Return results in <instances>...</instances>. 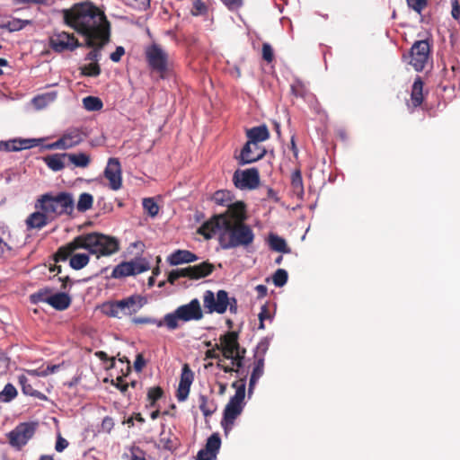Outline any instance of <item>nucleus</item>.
Masks as SVG:
<instances>
[{
    "mask_svg": "<svg viewBox=\"0 0 460 460\" xmlns=\"http://www.w3.org/2000/svg\"><path fill=\"white\" fill-rule=\"evenodd\" d=\"M63 22L85 39V46L93 49L86 59L97 62L102 49L110 42L111 25L102 10L90 1L74 4L61 10Z\"/></svg>",
    "mask_w": 460,
    "mask_h": 460,
    "instance_id": "f257e3e1",
    "label": "nucleus"
},
{
    "mask_svg": "<svg viewBox=\"0 0 460 460\" xmlns=\"http://www.w3.org/2000/svg\"><path fill=\"white\" fill-rule=\"evenodd\" d=\"M246 219L245 203L236 201L226 212L215 215L202 224L198 233L205 239H211L218 234V243L224 250L247 248L253 243L255 236L252 227L245 224Z\"/></svg>",
    "mask_w": 460,
    "mask_h": 460,
    "instance_id": "f03ea898",
    "label": "nucleus"
},
{
    "mask_svg": "<svg viewBox=\"0 0 460 460\" xmlns=\"http://www.w3.org/2000/svg\"><path fill=\"white\" fill-rule=\"evenodd\" d=\"M84 249L97 258L110 256L119 250L117 238L97 232L83 234L75 237L71 242L60 246L53 255L55 262L66 261L76 250Z\"/></svg>",
    "mask_w": 460,
    "mask_h": 460,
    "instance_id": "7ed1b4c3",
    "label": "nucleus"
},
{
    "mask_svg": "<svg viewBox=\"0 0 460 460\" xmlns=\"http://www.w3.org/2000/svg\"><path fill=\"white\" fill-rule=\"evenodd\" d=\"M74 206L75 203L72 194L65 191L59 192L57 195L45 193L41 195L35 203V208L47 212V214L50 216V219H54L64 214H72Z\"/></svg>",
    "mask_w": 460,
    "mask_h": 460,
    "instance_id": "20e7f679",
    "label": "nucleus"
},
{
    "mask_svg": "<svg viewBox=\"0 0 460 460\" xmlns=\"http://www.w3.org/2000/svg\"><path fill=\"white\" fill-rule=\"evenodd\" d=\"M203 317L199 299L194 298L186 305H180L172 313L165 314L166 327L170 331L179 328V321H199Z\"/></svg>",
    "mask_w": 460,
    "mask_h": 460,
    "instance_id": "39448f33",
    "label": "nucleus"
},
{
    "mask_svg": "<svg viewBox=\"0 0 460 460\" xmlns=\"http://www.w3.org/2000/svg\"><path fill=\"white\" fill-rule=\"evenodd\" d=\"M204 307L208 309V313L214 312L217 314H224L227 306H230V311L235 313L237 310V301L234 297L229 299L228 293L226 290H219L215 296L214 292L207 290L203 296Z\"/></svg>",
    "mask_w": 460,
    "mask_h": 460,
    "instance_id": "423d86ee",
    "label": "nucleus"
},
{
    "mask_svg": "<svg viewBox=\"0 0 460 460\" xmlns=\"http://www.w3.org/2000/svg\"><path fill=\"white\" fill-rule=\"evenodd\" d=\"M38 428L34 421L19 423L7 434L9 444L20 450L32 438Z\"/></svg>",
    "mask_w": 460,
    "mask_h": 460,
    "instance_id": "0eeeda50",
    "label": "nucleus"
},
{
    "mask_svg": "<svg viewBox=\"0 0 460 460\" xmlns=\"http://www.w3.org/2000/svg\"><path fill=\"white\" fill-rule=\"evenodd\" d=\"M145 55L151 69L160 73L162 75L167 71L168 54L160 45L153 43L146 47Z\"/></svg>",
    "mask_w": 460,
    "mask_h": 460,
    "instance_id": "6e6552de",
    "label": "nucleus"
},
{
    "mask_svg": "<svg viewBox=\"0 0 460 460\" xmlns=\"http://www.w3.org/2000/svg\"><path fill=\"white\" fill-rule=\"evenodd\" d=\"M233 182L239 190H253L260 184V172L255 167L236 170L233 175Z\"/></svg>",
    "mask_w": 460,
    "mask_h": 460,
    "instance_id": "1a4fd4ad",
    "label": "nucleus"
},
{
    "mask_svg": "<svg viewBox=\"0 0 460 460\" xmlns=\"http://www.w3.org/2000/svg\"><path fill=\"white\" fill-rule=\"evenodd\" d=\"M149 270V263L145 259L123 261L118 264L111 272V278L120 279L137 275Z\"/></svg>",
    "mask_w": 460,
    "mask_h": 460,
    "instance_id": "9d476101",
    "label": "nucleus"
},
{
    "mask_svg": "<svg viewBox=\"0 0 460 460\" xmlns=\"http://www.w3.org/2000/svg\"><path fill=\"white\" fill-rule=\"evenodd\" d=\"M429 54V42L427 40H418L411 49L409 64L412 66L416 71H422L428 61Z\"/></svg>",
    "mask_w": 460,
    "mask_h": 460,
    "instance_id": "9b49d317",
    "label": "nucleus"
},
{
    "mask_svg": "<svg viewBox=\"0 0 460 460\" xmlns=\"http://www.w3.org/2000/svg\"><path fill=\"white\" fill-rule=\"evenodd\" d=\"M49 45L56 52H63L65 50L73 51L75 49L82 47V43L75 37L73 33L61 31L55 33L49 39Z\"/></svg>",
    "mask_w": 460,
    "mask_h": 460,
    "instance_id": "f8f14e48",
    "label": "nucleus"
},
{
    "mask_svg": "<svg viewBox=\"0 0 460 460\" xmlns=\"http://www.w3.org/2000/svg\"><path fill=\"white\" fill-rule=\"evenodd\" d=\"M85 135L79 128L67 129L57 141L49 144L48 149H69L84 141Z\"/></svg>",
    "mask_w": 460,
    "mask_h": 460,
    "instance_id": "ddd939ff",
    "label": "nucleus"
},
{
    "mask_svg": "<svg viewBox=\"0 0 460 460\" xmlns=\"http://www.w3.org/2000/svg\"><path fill=\"white\" fill-rule=\"evenodd\" d=\"M238 337V332H228L220 337V344H216L217 349L222 351L225 358H233L234 354L241 352L243 349L240 347Z\"/></svg>",
    "mask_w": 460,
    "mask_h": 460,
    "instance_id": "4468645a",
    "label": "nucleus"
},
{
    "mask_svg": "<svg viewBox=\"0 0 460 460\" xmlns=\"http://www.w3.org/2000/svg\"><path fill=\"white\" fill-rule=\"evenodd\" d=\"M104 176L109 181V187L118 190L122 186L121 166L119 159L110 158L104 171Z\"/></svg>",
    "mask_w": 460,
    "mask_h": 460,
    "instance_id": "2eb2a0df",
    "label": "nucleus"
},
{
    "mask_svg": "<svg viewBox=\"0 0 460 460\" xmlns=\"http://www.w3.org/2000/svg\"><path fill=\"white\" fill-rule=\"evenodd\" d=\"M443 91L451 89L456 93H460V66L452 65L449 69L445 68L444 78L440 83Z\"/></svg>",
    "mask_w": 460,
    "mask_h": 460,
    "instance_id": "dca6fc26",
    "label": "nucleus"
},
{
    "mask_svg": "<svg viewBox=\"0 0 460 460\" xmlns=\"http://www.w3.org/2000/svg\"><path fill=\"white\" fill-rule=\"evenodd\" d=\"M270 136L269 128L265 124L247 129L246 137L248 141L244 145V153H249L250 144L259 145L260 143L268 140Z\"/></svg>",
    "mask_w": 460,
    "mask_h": 460,
    "instance_id": "f3484780",
    "label": "nucleus"
},
{
    "mask_svg": "<svg viewBox=\"0 0 460 460\" xmlns=\"http://www.w3.org/2000/svg\"><path fill=\"white\" fill-rule=\"evenodd\" d=\"M249 153H244V146L237 157L238 164L244 165L261 160L266 155V149L257 144H250Z\"/></svg>",
    "mask_w": 460,
    "mask_h": 460,
    "instance_id": "a211bd4d",
    "label": "nucleus"
},
{
    "mask_svg": "<svg viewBox=\"0 0 460 460\" xmlns=\"http://www.w3.org/2000/svg\"><path fill=\"white\" fill-rule=\"evenodd\" d=\"M144 305L143 298L134 295L121 300H117V306L119 307L122 315H130L137 313Z\"/></svg>",
    "mask_w": 460,
    "mask_h": 460,
    "instance_id": "6ab92c4d",
    "label": "nucleus"
},
{
    "mask_svg": "<svg viewBox=\"0 0 460 460\" xmlns=\"http://www.w3.org/2000/svg\"><path fill=\"white\" fill-rule=\"evenodd\" d=\"M423 87L424 83L421 77L417 76L411 86L410 102H407L408 109L411 112L422 104L424 101Z\"/></svg>",
    "mask_w": 460,
    "mask_h": 460,
    "instance_id": "aec40b11",
    "label": "nucleus"
},
{
    "mask_svg": "<svg viewBox=\"0 0 460 460\" xmlns=\"http://www.w3.org/2000/svg\"><path fill=\"white\" fill-rule=\"evenodd\" d=\"M184 270L186 278L197 280L209 276L214 271L215 266L208 261H203L198 265L188 266Z\"/></svg>",
    "mask_w": 460,
    "mask_h": 460,
    "instance_id": "412c9836",
    "label": "nucleus"
},
{
    "mask_svg": "<svg viewBox=\"0 0 460 460\" xmlns=\"http://www.w3.org/2000/svg\"><path fill=\"white\" fill-rule=\"evenodd\" d=\"M243 405L228 402L225 410L222 420V425L225 429H231L234 423L235 419L242 413Z\"/></svg>",
    "mask_w": 460,
    "mask_h": 460,
    "instance_id": "4be33fe9",
    "label": "nucleus"
},
{
    "mask_svg": "<svg viewBox=\"0 0 460 460\" xmlns=\"http://www.w3.org/2000/svg\"><path fill=\"white\" fill-rule=\"evenodd\" d=\"M18 382L22 387V393L25 395H30L42 401H46L48 399L44 394L35 388L39 385L38 381L31 383L26 376L21 375L18 377Z\"/></svg>",
    "mask_w": 460,
    "mask_h": 460,
    "instance_id": "5701e85b",
    "label": "nucleus"
},
{
    "mask_svg": "<svg viewBox=\"0 0 460 460\" xmlns=\"http://www.w3.org/2000/svg\"><path fill=\"white\" fill-rule=\"evenodd\" d=\"M50 216L42 210L31 213L26 219L28 230L41 229L50 221Z\"/></svg>",
    "mask_w": 460,
    "mask_h": 460,
    "instance_id": "b1692460",
    "label": "nucleus"
},
{
    "mask_svg": "<svg viewBox=\"0 0 460 460\" xmlns=\"http://www.w3.org/2000/svg\"><path fill=\"white\" fill-rule=\"evenodd\" d=\"M198 256L187 250H177L168 257V262L171 265H179L196 261Z\"/></svg>",
    "mask_w": 460,
    "mask_h": 460,
    "instance_id": "393cba45",
    "label": "nucleus"
},
{
    "mask_svg": "<svg viewBox=\"0 0 460 460\" xmlns=\"http://www.w3.org/2000/svg\"><path fill=\"white\" fill-rule=\"evenodd\" d=\"M49 305L56 310L63 311L70 306L71 297L68 294L64 292L52 294L51 297L49 298Z\"/></svg>",
    "mask_w": 460,
    "mask_h": 460,
    "instance_id": "a878e982",
    "label": "nucleus"
},
{
    "mask_svg": "<svg viewBox=\"0 0 460 460\" xmlns=\"http://www.w3.org/2000/svg\"><path fill=\"white\" fill-rule=\"evenodd\" d=\"M66 158V153L54 154L44 157V162L49 169L54 172L61 171L65 168Z\"/></svg>",
    "mask_w": 460,
    "mask_h": 460,
    "instance_id": "bb28decb",
    "label": "nucleus"
},
{
    "mask_svg": "<svg viewBox=\"0 0 460 460\" xmlns=\"http://www.w3.org/2000/svg\"><path fill=\"white\" fill-rule=\"evenodd\" d=\"M37 139H21L12 140L4 143V150L8 152H15L22 149H28L36 146Z\"/></svg>",
    "mask_w": 460,
    "mask_h": 460,
    "instance_id": "cd10ccee",
    "label": "nucleus"
},
{
    "mask_svg": "<svg viewBox=\"0 0 460 460\" xmlns=\"http://www.w3.org/2000/svg\"><path fill=\"white\" fill-rule=\"evenodd\" d=\"M246 375L239 381L233 383L232 386L235 388V394L230 398L229 402L243 405L245 396Z\"/></svg>",
    "mask_w": 460,
    "mask_h": 460,
    "instance_id": "c85d7f7f",
    "label": "nucleus"
},
{
    "mask_svg": "<svg viewBox=\"0 0 460 460\" xmlns=\"http://www.w3.org/2000/svg\"><path fill=\"white\" fill-rule=\"evenodd\" d=\"M68 162L75 167L86 168L91 163V157L85 153H66Z\"/></svg>",
    "mask_w": 460,
    "mask_h": 460,
    "instance_id": "c756f323",
    "label": "nucleus"
},
{
    "mask_svg": "<svg viewBox=\"0 0 460 460\" xmlns=\"http://www.w3.org/2000/svg\"><path fill=\"white\" fill-rule=\"evenodd\" d=\"M269 245L270 249L275 252L282 253H289L291 252L286 240L274 234L269 235Z\"/></svg>",
    "mask_w": 460,
    "mask_h": 460,
    "instance_id": "7c9ffc66",
    "label": "nucleus"
},
{
    "mask_svg": "<svg viewBox=\"0 0 460 460\" xmlns=\"http://www.w3.org/2000/svg\"><path fill=\"white\" fill-rule=\"evenodd\" d=\"M212 200L219 206L227 207V209L235 203L232 202L233 195L231 191L226 190H217L212 196Z\"/></svg>",
    "mask_w": 460,
    "mask_h": 460,
    "instance_id": "2f4dec72",
    "label": "nucleus"
},
{
    "mask_svg": "<svg viewBox=\"0 0 460 460\" xmlns=\"http://www.w3.org/2000/svg\"><path fill=\"white\" fill-rule=\"evenodd\" d=\"M264 372V358L261 357L257 358L255 362V366L251 375L250 384H249V394L252 393L254 388L257 381L262 376Z\"/></svg>",
    "mask_w": 460,
    "mask_h": 460,
    "instance_id": "473e14b6",
    "label": "nucleus"
},
{
    "mask_svg": "<svg viewBox=\"0 0 460 460\" xmlns=\"http://www.w3.org/2000/svg\"><path fill=\"white\" fill-rule=\"evenodd\" d=\"M121 363H126V373L123 376H117L115 380L111 381V385L117 387L123 394H126L128 388V383H126L124 376L130 372V362L127 358H120Z\"/></svg>",
    "mask_w": 460,
    "mask_h": 460,
    "instance_id": "72a5a7b5",
    "label": "nucleus"
},
{
    "mask_svg": "<svg viewBox=\"0 0 460 460\" xmlns=\"http://www.w3.org/2000/svg\"><path fill=\"white\" fill-rule=\"evenodd\" d=\"M69 260V265L72 269L75 270H79L83 268H84L90 261V257L86 253H75L74 252L68 257Z\"/></svg>",
    "mask_w": 460,
    "mask_h": 460,
    "instance_id": "f704fd0d",
    "label": "nucleus"
},
{
    "mask_svg": "<svg viewBox=\"0 0 460 460\" xmlns=\"http://www.w3.org/2000/svg\"><path fill=\"white\" fill-rule=\"evenodd\" d=\"M291 187L293 193L298 198L304 195L303 178L300 170H296L291 174Z\"/></svg>",
    "mask_w": 460,
    "mask_h": 460,
    "instance_id": "c9c22d12",
    "label": "nucleus"
},
{
    "mask_svg": "<svg viewBox=\"0 0 460 460\" xmlns=\"http://www.w3.org/2000/svg\"><path fill=\"white\" fill-rule=\"evenodd\" d=\"M52 296V289L50 288H43L30 296L31 304L47 303L49 304V298Z\"/></svg>",
    "mask_w": 460,
    "mask_h": 460,
    "instance_id": "e433bc0d",
    "label": "nucleus"
},
{
    "mask_svg": "<svg viewBox=\"0 0 460 460\" xmlns=\"http://www.w3.org/2000/svg\"><path fill=\"white\" fill-rule=\"evenodd\" d=\"M199 407L205 417L211 416L217 410L214 402L209 401L208 396L205 394H199Z\"/></svg>",
    "mask_w": 460,
    "mask_h": 460,
    "instance_id": "4c0bfd02",
    "label": "nucleus"
},
{
    "mask_svg": "<svg viewBox=\"0 0 460 460\" xmlns=\"http://www.w3.org/2000/svg\"><path fill=\"white\" fill-rule=\"evenodd\" d=\"M93 204V197L87 192L80 194L77 202V210L80 212H85L89 210Z\"/></svg>",
    "mask_w": 460,
    "mask_h": 460,
    "instance_id": "58836bf2",
    "label": "nucleus"
},
{
    "mask_svg": "<svg viewBox=\"0 0 460 460\" xmlns=\"http://www.w3.org/2000/svg\"><path fill=\"white\" fill-rule=\"evenodd\" d=\"M84 107L90 111H100L103 104L99 97L87 96L83 99Z\"/></svg>",
    "mask_w": 460,
    "mask_h": 460,
    "instance_id": "ea45409f",
    "label": "nucleus"
},
{
    "mask_svg": "<svg viewBox=\"0 0 460 460\" xmlns=\"http://www.w3.org/2000/svg\"><path fill=\"white\" fill-rule=\"evenodd\" d=\"M194 380V373L190 369L188 364H184L181 369L180 385H183L190 387L192 382Z\"/></svg>",
    "mask_w": 460,
    "mask_h": 460,
    "instance_id": "a19ab883",
    "label": "nucleus"
},
{
    "mask_svg": "<svg viewBox=\"0 0 460 460\" xmlns=\"http://www.w3.org/2000/svg\"><path fill=\"white\" fill-rule=\"evenodd\" d=\"M17 396V390L12 384L4 385L3 391L0 393V401L9 402Z\"/></svg>",
    "mask_w": 460,
    "mask_h": 460,
    "instance_id": "79ce46f5",
    "label": "nucleus"
},
{
    "mask_svg": "<svg viewBox=\"0 0 460 460\" xmlns=\"http://www.w3.org/2000/svg\"><path fill=\"white\" fill-rule=\"evenodd\" d=\"M291 93L294 96L302 99H305L309 94L307 87L301 81H296L291 85Z\"/></svg>",
    "mask_w": 460,
    "mask_h": 460,
    "instance_id": "37998d69",
    "label": "nucleus"
},
{
    "mask_svg": "<svg viewBox=\"0 0 460 460\" xmlns=\"http://www.w3.org/2000/svg\"><path fill=\"white\" fill-rule=\"evenodd\" d=\"M132 323L135 324H155L157 327L166 326L165 316L163 320H158L153 317H134Z\"/></svg>",
    "mask_w": 460,
    "mask_h": 460,
    "instance_id": "c03bdc74",
    "label": "nucleus"
},
{
    "mask_svg": "<svg viewBox=\"0 0 460 460\" xmlns=\"http://www.w3.org/2000/svg\"><path fill=\"white\" fill-rule=\"evenodd\" d=\"M221 446V439L218 434L215 433L212 434L207 440L205 447L208 449V451L212 452L216 456L217 455V452Z\"/></svg>",
    "mask_w": 460,
    "mask_h": 460,
    "instance_id": "a18cd8bd",
    "label": "nucleus"
},
{
    "mask_svg": "<svg viewBox=\"0 0 460 460\" xmlns=\"http://www.w3.org/2000/svg\"><path fill=\"white\" fill-rule=\"evenodd\" d=\"M208 13V6L202 0H193L190 13L193 16L207 15Z\"/></svg>",
    "mask_w": 460,
    "mask_h": 460,
    "instance_id": "49530a36",
    "label": "nucleus"
},
{
    "mask_svg": "<svg viewBox=\"0 0 460 460\" xmlns=\"http://www.w3.org/2000/svg\"><path fill=\"white\" fill-rule=\"evenodd\" d=\"M81 74L85 76H98L101 74V67L97 62H92L80 67Z\"/></svg>",
    "mask_w": 460,
    "mask_h": 460,
    "instance_id": "de8ad7c7",
    "label": "nucleus"
},
{
    "mask_svg": "<svg viewBox=\"0 0 460 460\" xmlns=\"http://www.w3.org/2000/svg\"><path fill=\"white\" fill-rule=\"evenodd\" d=\"M143 208L151 217H155L159 212V207L152 198L143 199Z\"/></svg>",
    "mask_w": 460,
    "mask_h": 460,
    "instance_id": "09e8293b",
    "label": "nucleus"
},
{
    "mask_svg": "<svg viewBox=\"0 0 460 460\" xmlns=\"http://www.w3.org/2000/svg\"><path fill=\"white\" fill-rule=\"evenodd\" d=\"M288 272L283 269H279L272 276L273 283L276 287H283L288 281Z\"/></svg>",
    "mask_w": 460,
    "mask_h": 460,
    "instance_id": "8fccbe9b",
    "label": "nucleus"
},
{
    "mask_svg": "<svg viewBox=\"0 0 460 460\" xmlns=\"http://www.w3.org/2000/svg\"><path fill=\"white\" fill-rule=\"evenodd\" d=\"M29 20L13 19L9 21L4 27L10 31H16L23 29L27 24H30Z\"/></svg>",
    "mask_w": 460,
    "mask_h": 460,
    "instance_id": "3c124183",
    "label": "nucleus"
},
{
    "mask_svg": "<svg viewBox=\"0 0 460 460\" xmlns=\"http://www.w3.org/2000/svg\"><path fill=\"white\" fill-rule=\"evenodd\" d=\"M164 395V391L160 386L152 387L147 392V399L150 402L151 406H154L156 401H158Z\"/></svg>",
    "mask_w": 460,
    "mask_h": 460,
    "instance_id": "603ef678",
    "label": "nucleus"
},
{
    "mask_svg": "<svg viewBox=\"0 0 460 460\" xmlns=\"http://www.w3.org/2000/svg\"><path fill=\"white\" fill-rule=\"evenodd\" d=\"M245 353H246V349H243L241 352H237L236 354L234 355L233 358H229L232 360V364L236 367V369H234V370L237 374L240 373V368L243 365V359L245 357Z\"/></svg>",
    "mask_w": 460,
    "mask_h": 460,
    "instance_id": "864d4df0",
    "label": "nucleus"
},
{
    "mask_svg": "<svg viewBox=\"0 0 460 460\" xmlns=\"http://www.w3.org/2000/svg\"><path fill=\"white\" fill-rule=\"evenodd\" d=\"M410 8L420 13L428 5V0H406Z\"/></svg>",
    "mask_w": 460,
    "mask_h": 460,
    "instance_id": "5fc2aeb1",
    "label": "nucleus"
},
{
    "mask_svg": "<svg viewBox=\"0 0 460 460\" xmlns=\"http://www.w3.org/2000/svg\"><path fill=\"white\" fill-rule=\"evenodd\" d=\"M180 278H186V272L184 268L172 270L168 275L167 281L170 284L173 285L175 281Z\"/></svg>",
    "mask_w": 460,
    "mask_h": 460,
    "instance_id": "6e6d98bb",
    "label": "nucleus"
},
{
    "mask_svg": "<svg viewBox=\"0 0 460 460\" xmlns=\"http://www.w3.org/2000/svg\"><path fill=\"white\" fill-rule=\"evenodd\" d=\"M164 433L162 432L161 433V438H160V444L163 446V447L164 449H167V450H170V451H172V450H175L176 447H177V444L176 442L172 439L171 438H165L164 437Z\"/></svg>",
    "mask_w": 460,
    "mask_h": 460,
    "instance_id": "4d7b16f0",
    "label": "nucleus"
},
{
    "mask_svg": "<svg viewBox=\"0 0 460 460\" xmlns=\"http://www.w3.org/2000/svg\"><path fill=\"white\" fill-rule=\"evenodd\" d=\"M107 311L105 312L107 315L111 317L120 318L122 314L119 310V307L117 306V301L111 302L107 305Z\"/></svg>",
    "mask_w": 460,
    "mask_h": 460,
    "instance_id": "13d9d810",
    "label": "nucleus"
},
{
    "mask_svg": "<svg viewBox=\"0 0 460 460\" xmlns=\"http://www.w3.org/2000/svg\"><path fill=\"white\" fill-rule=\"evenodd\" d=\"M262 58L268 63L272 62L274 59V53L271 46L269 43L262 44Z\"/></svg>",
    "mask_w": 460,
    "mask_h": 460,
    "instance_id": "bf43d9fd",
    "label": "nucleus"
},
{
    "mask_svg": "<svg viewBox=\"0 0 460 460\" xmlns=\"http://www.w3.org/2000/svg\"><path fill=\"white\" fill-rule=\"evenodd\" d=\"M190 387L180 385L176 392V398L179 402H184L187 400L190 394Z\"/></svg>",
    "mask_w": 460,
    "mask_h": 460,
    "instance_id": "052dcab7",
    "label": "nucleus"
},
{
    "mask_svg": "<svg viewBox=\"0 0 460 460\" xmlns=\"http://www.w3.org/2000/svg\"><path fill=\"white\" fill-rule=\"evenodd\" d=\"M114 420L111 417L106 416L101 424V430L106 433H110L114 428Z\"/></svg>",
    "mask_w": 460,
    "mask_h": 460,
    "instance_id": "680f3d73",
    "label": "nucleus"
},
{
    "mask_svg": "<svg viewBox=\"0 0 460 460\" xmlns=\"http://www.w3.org/2000/svg\"><path fill=\"white\" fill-rule=\"evenodd\" d=\"M270 310H269L268 306L266 305H264L261 306V312L259 314V321H260L259 328L264 329V321L266 319H270Z\"/></svg>",
    "mask_w": 460,
    "mask_h": 460,
    "instance_id": "e2e57ef3",
    "label": "nucleus"
},
{
    "mask_svg": "<svg viewBox=\"0 0 460 460\" xmlns=\"http://www.w3.org/2000/svg\"><path fill=\"white\" fill-rule=\"evenodd\" d=\"M129 460H146V454L139 447H133L130 449V459Z\"/></svg>",
    "mask_w": 460,
    "mask_h": 460,
    "instance_id": "0e129e2a",
    "label": "nucleus"
},
{
    "mask_svg": "<svg viewBox=\"0 0 460 460\" xmlns=\"http://www.w3.org/2000/svg\"><path fill=\"white\" fill-rule=\"evenodd\" d=\"M217 456L205 447L199 451L197 455V460H214Z\"/></svg>",
    "mask_w": 460,
    "mask_h": 460,
    "instance_id": "69168bd1",
    "label": "nucleus"
},
{
    "mask_svg": "<svg viewBox=\"0 0 460 460\" xmlns=\"http://www.w3.org/2000/svg\"><path fill=\"white\" fill-rule=\"evenodd\" d=\"M125 54V49L122 46H118L114 52H112L110 56V58L115 62L118 63L121 60V58Z\"/></svg>",
    "mask_w": 460,
    "mask_h": 460,
    "instance_id": "338daca9",
    "label": "nucleus"
},
{
    "mask_svg": "<svg viewBox=\"0 0 460 460\" xmlns=\"http://www.w3.org/2000/svg\"><path fill=\"white\" fill-rule=\"evenodd\" d=\"M133 8L139 10V11H145L150 7V0H132Z\"/></svg>",
    "mask_w": 460,
    "mask_h": 460,
    "instance_id": "774afa93",
    "label": "nucleus"
}]
</instances>
